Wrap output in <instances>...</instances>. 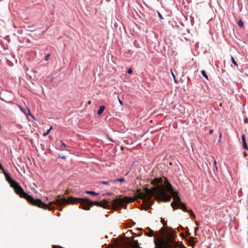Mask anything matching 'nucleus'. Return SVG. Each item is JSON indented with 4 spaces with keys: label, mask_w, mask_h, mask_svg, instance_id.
<instances>
[{
    "label": "nucleus",
    "mask_w": 248,
    "mask_h": 248,
    "mask_svg": "<svg viewBox=\"0 0 248 248\" xmlns=\"http://www.w3.org/2000/svg\"><path fill=\"white\" fill-rule=\"evenodd\" d=\"M5 177L7 181L9 183L10 186L14 189L15 192L20 196V197L23 198L27 200L28 202H30L33 205L37 206L40 208L45 209H49L52 210L54 209L53 205H56L58 207L60 208L58 209L62 211V209L61 207L66 204H75L79 203L80 204V207L83 209L88 210L93 205L99 206L100 204L98 202H93L88 199L80 198H70L68 200H66L64 197H56L54 200L50 201L48 204L43 202L40 199H34L31 195L25 192L22 187L15 180L13 179L9 173L6 171L4 172Z\"/></svg>",
    "instance_id": "nucleus-1"
},
{
    "label": "nucleus",
    "mask_w": 248,
    "mask_h": 248,
    "mask_svg": "<svg viewBox=\"0 0 248 248\" xmlns=\"http://www.w3.org/2000/svg\"><path fill=\"white\" fill-rule=\"evenodd\" d=\"M140 198L142 199L143 202L147 204L148 208L153 204L152 201V197H155L157 200L162 201L165 202H169L171 200V197L168 194L165 190L162 188L152 190L147 188L144 193H140Z\"/></svg>",
    "instance_id": "nucleus-2"
},
{
    "label": "nucleus",
    "mask_w": 248,
    "mask_h": 248,
    "mask_svg": "<svg viewBox=\"0 0 248 248\" xmlns=\"http://www.w3.org/2000/svg\"><path fill=\"white\" fill-rule=\"evenodd\" d=\"M158 248H186L183 244L181 242H177L174 240H171L170 243H162L159 245Z\"/></svg>",
    "instance_id": "nucleus-3"
},
{
    "label": "nucleus",
    "mask_w": 248,
    "mask_h": 248,
    "mask_svg": "<svg viewBox=\"0 0 248 248\" xmlns=\"http://www.w3.org/2000/svg\"><path fill=\"white\" fill-rule=\"evenodd\" d=\"M173 210L179 208L183 210L185 212H189L186 207L185 206V204L181 202L180 198L179 197H176L175 198L174 206L173 207Z\"/></svg>",
    "instance_id": "nucleus-4"
},
{
    "label": "nucleus",
    "mask_w": 248,
    "mask_h": 248,
    "mask_svg": "<svg viewBox=\"0 0 248 248\" xmlns=\"http://www.w3.org/2000/svg\"><path fill=\"white\" fill-rule=\"evenodd\" d=\"M168 192L170 193V194L173 196V201L171 202V205L172 207L174 206V202H175V198L176 197H179L178 195V192L173 190L171 185L170 183H169L168 185Z\"/></svg>",
    "instance_id": "nucleus-5"
},
{
    "label": "nucleus",
    "mask_w": 248,
    "mask_h": 248,
    "mask_svg": "<svg viewBox=\"0 0 248 248\" xmlns=\"http://www.w3.org/2000/svg\"><path fill=\"white\" fill-rule=\"evenodd\" d=\"M112 204L116 206H119L122 204L123 202L118 199H115L112 201Z\"/></svg>",
    "instance_id": "nucleus-6"
},
{
    "label": "nucleus",
    "mask_w": 248,
    "mask_h": 248,
    "mask_svg": "<svg viewBox=\"0 0 248 248\" xmlns=\"http://www.w3.org/2000/svg\"><path fill=\"white\" fill-rule=\"evenodd\" d=\"M60 143H61V145H59L58 147L57 148V149L60 150V151H63L64 150V147L66 146V144L63 142L62 140L60 141Z\"/></svg>",
    "instance_id": "nucleus-7"
},
{
    "label": "nucleus",
    "mask_w": 248,
    "mask_h": 248,
    "mask_svg": "<svg viewBox=\"0 0 248 248\" xmlns=\"http://www.w3.org/2000/svg\"><path fill=\"white\" fill-rule=\"evenodd\" d=\"M147 231L145 232V234L148 236H152L154 235V231L150 228H147Z\"/></svg>",
    "instance_id": "nucleus-8"
},
{
    "label": "nucleus",
    "mask_w": 248,
    "mask_h": 248,
    "mask_svg": "<svg viewBox=\"0 0 248 248\" xmlns=\"http://www.w3.org/2000/svg\"><path fill=\"white\" fill-rule=\"evenodd\" d=\"M105 109V107L104 106H101L100 107L98 111H97V114L98 115H100L102 114L103 111H104Z\"/></svg>",
    "instance_id": "nucleus-9"
},
{
    "label": "nucleus",
    "mask_w": 248,
    "mask_h": 248,
    "mask_svg": "<svg viewBox=\"0 0 248 248\" xmlns=\"http://www.w3.org/2000/svg\"><path fill=\"white\" fill-rule=\"evenodd\" d=\"M85 193L87 194H91L93 196L98 195L99 194L98 193L95 192L93 191H88L87 190L85 191Z\"/></svg>",
    "instance_id": "nucleus-10"
},
{
    "label": "nucleus",
    "mask_w": 248,
    "mask_h": 248,
    "mask_svg": "<svg viewBox=\"0 0 248 248\" xmlns=\"http://www.w3.org/2000/svg\"><path fill=\"white\" fill-rule=\"evenodd\" d=\"M201 73L203 77H204L206 79L209 80L208 77L206 74L205 71H204V70H202Z\"/></svg>",
    "instance_id": "nucleus-11"
},
{
    "label": "nucleus",
    "mask_w": 248,
    "mask_h": 248,
    "mask_svg": "<svg viewBox=\"0 0 248 248\" xmlns=\"http://www.w3.org/2000/svg\"><path fill=\"white\" fill-rule=\"evenodd\" d=\"M52 129V126H51L46 132L43 133V136L44 137L46 136L50 132L51 130Z\"/></svg>",
    "instance_id": "nucleus-12"
},
{
    "label": "nucleus",
    "mask_w": 248,
    "mask_h": 248,
    "mask_svg": "<svg viewBox=\"0 0 248 248\" xmlns=\"http://www.w3.org/2000/svg\"><path fill=\"white\" fill-rule=\"evenodd\" d=\"M231 61L232 63L235 66H238V64L235 61L234 58L233 57H231Z\"/></svg>",
    "instance_id": "nucleus-13"
},
{
    "label": "nucleus",
    "mask_w": 248,
    "mask_h": 248,
    "mask_svg": "<svg viewBox=\"0 0 248 248\" xmlns=\"http://www.w3.org/2000/svg\"><path fill=\"white\" fill-rule=\"evenodd\" d=\"M243 146L245 150L248 151V145H247L246 141L243 142Z\"/></svg>",
    "instance_id": "nucleus-14"
},
{
    "label": "nucleus",
    "mask_w": 248,
    "mask_h": 248,
    "mask_svg": "<svg viewBox=\"0 0 248 248\" xmlns=\"http://www.w3.org/2000/svg\"><path fill=\"white\" fill-rule=\"evenodd\" d=\"M124 181H125V179L124 178H121L117 179L114 180V182H123Z\"/></svg>",
    "instance_id": "nucleus-15"
},
{
    "label": "nucleus",
    "mask_w": 248,
    "mask_h": 248,
    "mask_svg": "<svg viewBox=\"0 0 248 248\" xmlns=\"http://www.w3.org/2000/svg\"><path fill=\"white\" fill-rule=\"evenodd\" d=\"M238 25L239 27H242L244 25V23H243V21L242 20H239L238 22Z\"/></svg>",
    "instance_id": "nucleus-16"
},
{
    "label": "nucleus",
    "mask_w": 248,
    "mask_h": 248,
    "mask_svg": "<svg viewBox=\"0 0 248 248\" xmlns=\"http://www.w3.org/2000/svg\"><path fill=\"white\" fill-rule=\"evenodd\" d=\"M241 138H242V142L246 141L245 136L244 134H242V135L241 136Z\"/></svg>",
    "instance_id": "nucleus-17"
},
{
    "label": "nucleus",
    "mask_w": 248,
    "mask_h": 248,
    "mask_svg": "<svg viewBox=\"0 0 248 248\" xmlns=\"http://www.w3.org/2000/svg\"><path fill=\"white\" fill-rule=\"evenodd\" d=\"M57 158H62V159H66V156H65V155H62V156H61V155H59L57 157Z\"/></svg>",
    "instance_id": "nucleus-18"
},
{
    "label": "nucleus",
    "mask_w": 248,
    "mask_h": 248,
    "mask_svg": "<svg viewBox=\"0 0 248 248\" xmlns=\"http://www.w3.org/2000/svg\"><path fill=\"white\" fill-rule=\"evenodd\" d=\"M125 201L128 202H130L131 201V198L126 197Z\"/></svg>",
    "instance_id": "nucleus-19"
},
{
    "label": "nucleus",
    "mask_w": 248,
    "mask_h": 248,
    "mask_svg": "<svg viewBox=\"0 0 248 248\" xmlns=\"http://www.w3.org/2000/svg\"><path fill=\"white\" fill-rule=\"evenodd\" d=\"M0 169L2 170L3 173L4 172H6L5 170L3 168V166L1 165V164L0 163Z\"/></svg>",
    "instance_id": "nucleus-20"
},
{
    "label": "nucleus",
    "mask_w": 248,
    "mask_h": 248,
    "mask_svg": "<svg viewBox=\"0 0 248 248\" xmlns=\"http://www.w3.org/2000/svg\"><path fill=\"white\" fill-rule=\"evenodd\" d=\"M50 56V55L49 54H47L45 57V60L47 61L49 59Z\"/></svg>",
    "instance_id": "nucleus-21"
},
{
    "label": "nucleus",
    "mask_w": 248,
    "mask_h": 248,
    "mask_svg": "<svg viewBox=\"0 0 248 248\" xmlns=\"http://www.w3.org/2000/svg\"><path fill=\"white\" fill-rule=\"evenodd\" d=\"M133 72V70L131 68H129L127 70V73L129 74H132Z\"/></svg>",
    "instance_id": "nucleus-22"
},
{
    "label": "nucleus",
    "mask_w": 248,
    "mask_h": 248,
    "mask_svg": "<svg viewBox=\"0 0 248 248\" xmlns=\"http://www.w3.org/2000/svg\"><path fill=\"white\" fill-rule=\"evenodd\" d=\"M158 16L160 19H163V16L159 12H158Z\"/></svg>",
    "instance_id": "nucleus-23"
},
{
    "label": "nucleus",
    "mask_w": 248,
    "mask_h": 248,
    "mask_svg": "<svg viewBox=\"0 0 248 248\" xmlns=\"http://www.w3.org/2000/svg\"><path fill=\"white\" fill-rule=\"evenodd\" d=\"M101 183L107 185V184H108L109 183V182H108V181H102V182H101Z\"/></svg>",
    "instance_id": "nucleus-24"
},
{
    "label": "nucleus",
    "mask_w": 248,
    "mask_h": 248,
    "mask_svg": "<svg viewBox=\"0 0 248 248\" xmlns=\"http://www.w3.org/2000/svg\"><path fill=\"white\" fill-rule=\"evenodd\" d=\"M118 98V100H119V102L120 103V104L121 105H123V101L119 98Z\"/></svg>",
    "instance_id": "nucleus-25"
},
{
    "label": "nucleus",
    "mask_w": 248,
    "mask_h": 248,
    "mask_svg": "<svg viewBox=\"0 0 248 248\" xmlns=\"http://www.w3.org/2000/svg\"><path fill=\"white\" fill-rule=\"evenodd\" d=\"M244 123H248V119L247 118H246V119H245L244 120Z\"/></svg>",
    "instance_id": "nucleus-26"
},
{
    "label": "nucleus",
    "mask_w": 248,
    "mask_h": 248,
    "mask_svg": "<svg viewBox=\"0 0 248 248\" xmlns=\"http://www.w3.org/2000/svg\"><path fill=\"white\" fill-rule=\"evenodd\" d=\"M214 165H215V167H216V170H217V166H216V163H217V162H216V161L215 160H214Z\"/></svg>",
    "instance_id": "nucleus-27"
},
{
    "label": "nucleus",
    "mask_w": 248,
    "mask_h": 248,
    "mask_svg": "<svg viewBox=\"0 0 248 248\" xmlns=\"http://www.w3.org/2000/svg\"><path fill=\"white\" fill-rule=\"evenodd\" d=\"M243 155H244V157H246L247 156V154L246 153V152H244L243 153Z\"/></svg>",
    "instance_id": "nucleus-28"
},
{
    "label": "nucleus",
    "mask_w": 248,
    "mask_h": 248,
    "mask_svg": "<svg viewBox=\"0 0 248 248\" xmlns=\"http://www.w3.org/2000/svg\"><path fill=\"white\" fill-rule=\"evenodd\" d=\"M213 132V130H211H211H209V134H212Z\"/></svg>",
    "instance_id": "nucleus-29"
},
{
    "label": "nucleus",
    "mask_w": 248,
    "mask_h": 248,
    "mask_svg": "<svg viewBox=\"0 0 248 248\" xmlns=\"http://www.w3.org/2000/svg\"><path fill=\"white\" fill-rule=\"evenodd\" d=\"M161 222L164 225L165 224L164 220L162 218H161Z\"/></svg>",
    "instance_id": "nucleus-30"
},
{
    "label": "nucleus",
    "mask_w": 248,
    "mask_h": 248,
    "mask_svg": "<svg viewBox=\"0 0 248 248\" xmlns=\"http://www.w3.org/2000/svg\"><path fill=\"white\" fill-rule=\"evenodd\" d=\"M190 216L195 217L192 211L190 212Z\"/></svg>",
    "instance_id": "nucleus-31"
},
{
    "label": "nucleus",
    "mask_w": 248,
    "mask_h": 248,
    "mask_svg": "<svg viewBox=\"0 0 248 248\" xmlns=\"http://www.w3.org/2000/svg\"><path fill=\"white\" fill-rule=\"evenodd\" d=\"M46 201H48V200H49L50 199L48 197H46Z\"/></svg>",
    "instance_id": "nucleus-32"
},
{
    "label": "nucleus",
    "mask_w": 248,
    "mask_h": 248,
    "mask_svg": "<svg viewBox=\"0 0 248 248\" xmlns=\"http://www.w3.org/2000/svg\"><path fill=\"white\" fill-rule=\"evenodd\" d=\"M171 73H172V76L174 77V78H175V77H174V75L173 74V72H171Z\"/></svg>",
    "instance_id": "nucleus-33"
},
{
    "label": "nucleus",
    "mask_w": 248,
    "mask_h": 248,
    "mask_svg": "<svg viewBox=\"0 0 248 248\" xmlns=\"http://www.w3.org/2000/svg\"><path fill=\"white\" fill-rule=\"evenodd\" d=\"M221 137V133H220V134H219V139H220Z\"/></svg>",
    "instance_id": "nucleus-34"
},
{
    "label": "nucleus",
    "mask_w": 248,
    "mask_h": 248,
    "mask_svg": "<svg viewBox=\"0 0 248 248\" xmlns=\"http://www.w3.org/2000/svg\"><path fill=\"white\" fill-rule=\"evenodd\" d=\"M57 248V246H53V248Z\"/></svg>",
    "instance_id": "nucleus-35"
},
{
    "label": "nucleus",
    "mask_w": 248,
    "mask_h": 248,
    "mask_svg": "<svg viewBox=\"0 0 248 248\" xmlns=\"http://www.w3.org/2000/svg\"><path fill=\"white\" fill-rule=\"evenodd\" d=\"M90 103H91V101H89L88 102V104H90Z\"/></svg>",
    "instance_id": "nucleus-36"
},
{
    "label": "nucleus",
    "mask_w": 248,
    "mask_h": 248,
    "mask_svg": "<svg viewBox=\"0 0 248 248\" xmlns=\"http://www.w3.org/2000/svg\"><path fill=\"white\" fill-rule=\"evenodd\" d=\"M124 149L123 147H121V149L123 150Z\"/></svg>",
    "instance_id": "nucleus-37"
},
{
    "label": "nucleus",
    "mask_w": 248,
    "mask_h": 248,
    "mask_svg": "<svg viewBox=\"0 0 248 248\" xmlns=\"http://www.w3.org/2000/svg\"><path fill=\"white\" fill-rule=\"evenodd\" d=\"M1 100L2 101H4V100H3L2 98H1Z\"/></svg>",
    "instance_id": "nucleus-38"
},
{
    "label": "nucleus",
    "mask_w": 248,
    "mask_h": 248,
    "mask_svg": "<svg viewBox=\"0 0 248 248\" xmlns=\"http://www.w3.org/2000/svg\"><path fill=\"white\" fill-rule=\"evenodd\" d=\"M60 248H62V247H59Z\"/></svg>",
    "instance_id": "nucleus-39"
}]
</instances>
